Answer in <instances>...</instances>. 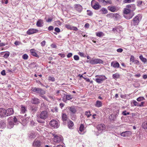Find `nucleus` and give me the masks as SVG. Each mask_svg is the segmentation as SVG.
<instances>
[{
    "instance_id": "47",
    "label": "nucleus",
    "mask_w": 147,
    "mask_h": 147,
    "mask_svg": "<svg viewBox=\"0 0 147 147\" xmlns=\"http://www.w3.org/2000/svg\"><path fill=\"white\" fill-rule=\"evenodd\" d=\"M74 58L75 60H79V57L78 55H75L74 56Z\"/></svg>"
},
{
    "instance_id": "23",
    "label": "nucleus",
    "mask_w": 147,
    "mask_h": 147,
    "mask_svg": "<svg viewBox=\"0 0 147 147\" xmlns=\"http://www.w3.org/2000/svg\"><path fill=\"white\" fill-rule=\"evenodd\" d=\"M111 65L114 68H118L119 66V63L117 62L113 61L111 64Z\"/></svg>"
},
{
    "instance_id": "3",
    "label": "nucleus",
    "mask_w": 147,
    "mask_h": 147,
    "mask_svg": "<svg viewBox=\"0 0 147 147\" xmlns=\"http://www.w3.org/2000/svg\"><path fill=\"white\" fill-rule=\"evenodd\" d=\"M95 77L97 78H96L95 81L98 84L102 83L104 81L106 80L107 78L105 76H98L96 75Z\"/></svg>"
},
{
    "instance_id": "29",
    "label": "nucleus",
    "mask_w": 147,
    "mask_h": 147,
    "mask_svg": "<svg viewBox=\"0 0 147 147\" xmlns=\"http://www.w3.org/2000/svg\"><path fill=\"white\" fill-rule=\"evenodd\" d=\"M100 11L101 12L102 14H105L107 13V10L105 8H102Z\"/></svg>"
},
{
    "instance_id": "44",
    "label": "nucleus",
    "mask_w": 147,
    "mask_h": 147,
    "mask_svg": "<svg viewBox=\"0 0 147 147\" xmlns=\"http://www.w3.org/2000/svg\"><path fill=\"white\" fill-rule=\"evenodd\" d=\"M112 3V2L111 0L106 1L105 5H107V4L111 5Z\"/></svg>"
},
{
    "instance_id": "18",
    "label": "nucleus",
    "mask_w": 147,
    "mask_h": 147,
    "mask_svg": "<svg viewBox=\"0 0 147 147\" xmlns=\"http://www.w3.org/2000/svg\"><path fill=\"white\" fill-rule=\"evenodd\" d=\"M31 102L33 104H38L40 103V100L38 98L34 97L32 98Z\"/></svg>"
},
{
    "instance_id": "7",
    "label": "nucleus",
    "mask_w": 147,
    "mask_h": 147,
    "mask_svg": "<svg viewBox=\"0 0 147 147\" xmlns=\"http://www.w3.org/2000/svg\"><path fill=\"white\" fill-rule=\"evenodd\" d=\"M52 134L54 136L53 139L54 142L56 143H59L62 141L63 137L62 136L55 135L53 134Z\"/></svg>"
},
{
    "instance_id": "61",
    "label": "nucleus",
    "mask_w": 147,
    "mask_h": 147,
    "mask_svg": "<svg viewBox=\"0 0 147 147\" xmlns=\"http://www.w3.org/2000/svg\"><path fill=\"white\" fill-rule=\"evenodd\" d=\"M58 55L60 56L61 57L63 58L65 57V55L64 54L59 53Z\"/></svg>"
},
{
    "instance_id": "22",
    "label": "nucleus",
    "mask_w": 147,
    "mask_h": 147,
    "mask_svg": "<svg viewBox=\"0 0 147 147\" xmlns=\"http://www.w3.org/2000/svg\"><path fill=\"white\" fill-rule=\"evenodd\" d=\"M61 118L63 122L66 121L68 119V117L65 113H62Z\"/></svg>"
},
{
    "instance_id": "58",
    "label": "nucleus",
    "mask_w": 147,
    "mask_h": 147,
    "mask_svg": "<svg viewBox=\"0 0 147 147\" xmlns=\"http://www.w3.org/2000/svg\"><path fill=\"white\" fill-rule=\"evenodd\" d=\"M144 103H145L144 102H142L140 105H139V106L140 107H142L144 106Z\"/></svg>"
},
{
    "instance_id": "16",
    "label": "nucleus",
    "mask_w": 147,
    "mask_h": 147,
    "mask_svg": "<svg viewBox=\"0 0 147 147\" xmlns=\"http://www.w3.org/2000/svg\"><path fill=\"white\" fill-rule=\"evenodd\" d=\"M68 109L71 113L73 114L76 113L77 111V108L76 107L73 106L69 107Z\"/></svg>"
},
{
    "instance_id": "56",
    "label": "nucleus",
    "mask_w": 147,
    "mask_h": 147,
    "mask_svg": "<svg viewBox=\"0 0 147 147\" xmlns=\"http://www.w3.org/2000/svg\"><path fill=\"white\" fill-rule=\"evenodd\" d=\"M51 47L52 48H56L57 47L56 45L55 44H52L51 45Z\"/></svg>"
},
{
    "instance_id": "49",
    "label": "nucleus",
    "mask_w": 147,
    "mask_h": 147,
    "mask_svg": "<svg viewBox=\"0 0 147 147\" xmlns=\"http://www.w3.org/2000/svg\"><path fill=\"white\" fill-rule=\"evenodd\" d=\"M87 14L88 15L91 16L92 15L93 13L91 11L89 10H87Z\"/></svg>"
},
{
    "instance_id": "14",
    "label": "nucleus",
    "mask_w": 147,
    "mask_h": 147,
    "mask_svg": "<svg viewBox=\"0 0 147 147\" xmlns=\"http://www.w3.org/2000/svg\"><path fill=\"white\" fill-rule=\"evenodd\" d=\"M6 117L12 115L14 113V111L13 109L11 108H8L7 110H6Z\"/></svg>"
},
{
    "instance_id": "15",
    "label": "nucleus",
    "mask_w": 147,
    "mask_h": 147,
    "mask_svg": "<svg viewBox=\"0 0 147 147\" xmlns=\"http://www.w3.org/2000/svg\"><path fill=\"white\" fill-rule=\"evenodd\" d=\"M102 61L100 59H94L91 60L90 63L92 64L100 63L102 62Z\"/></svg>"
},
{
    "instance_id": "43",
    "label": "nucleus",
    "mask_w": 147,
    "mask_h": 147,
    "mask_svg": "<svg viewBox=\"0 0 147 147\" xmlns=\"http://www.w3.org/2000/svg\"><path fill=\"white\" fill-rule=\"evenodd\" d=\"M144 100V98L142 96H140L137 99V100L138 101H141Z\"/></svg>"
},
{
    "instance_id": "32",
    "label": "nucleus",
    "mask_w": 147,
    "mask_h": 147,
    "mask_svg": "<svg viewBox=\"0 0 147 147\" xmlns=\"http://www.w3.org/2000/svg\"><path fill=\"white\" fill-rule=\"evenodd\" d=\"M85 129V127L84 125L83 124H81L79 127V131L81 132H82Z\"/></svg>"
},
{
    "instance_id": "36",
    "label": "nucleus",
    "mask_w": 147,
    "mask_h": 147,
    "mask_svg": "<svg viewBox=\"0 0 147 147\" xmlns=\"http://www.w3.org/2000/svg\"><path fill=\"white\" fill-rule=\"evenodd\" d=\"M139 58L143 62L145 63L147 61V59L146 58L144 57L142 55H141L139 56Z\"/></svg>"
},
{
    "instance_id": "19",
    "label": "nucleus",
    "mask_w": 147,
    "mask_h": 147,
    "mask_svg": "<svg viewBox=\"0 0 147 147\" xmlns=\"http://www.w3.org/2000/svg\"><path fill=\"white\" fill-rule=\"evenodd\" d=\"M108 9L109 11L113 12H114L117 11V9L115 6H109L108 7Z\"/></svg>"
},
{
    "instance_id": "62",
    "label": "nucleus",
    "mask_w": 147,
    "mask_h": 147,
    "mask_svg": "<svg viewBox=\"0 0 147 147\" xmlns=\"http://www.w3.org/2000/svg\"><path fill=\"white\" fill-rule=\"evenodd\" d=\"M123 51V49L121 48H119L117 50V51L118 52L121 53Z\"/></svg>"
},
{
    "instance_id": "39",
    "label": "nucleus",
    "mask_w": 147,
    "mask_h": 147,
    "mask_svg": "<svg viewBox=\"0 0 147 147\" xmlns=\"http://www.w3.org/2000/svg\"><path fill=\"white\" fill-rule=\"evenodd\" d=\"M66 99L67 100H70L73 98L72 96L70 95L66 94L65 95Z\"/></svg>"
},
{
    "instance_id": "11",
    "label": "nucleus",
    "mask_w": 147,
    "mask_h": 147,
    "mask_svg": "<svg viewBox=\"0 0 147 147\" xmlns=\"http://www.w3.org/2000/svg\"><path fill=\"white\" fill-rule=\"evenodd\" d=\"M38 32V30L37 29L34 28H31L28 29L26 33L27 34L29 35L37 33Z\"/></svg>"
},
{
    "instance_id": "34",
    "label": "nucleus",
    "mask_w": 147,
    "mask_h": 147,
    "mask_svg": "<svg viewBox=\"0 0 147 147\" xmlns=\"http://www.w3.org/2000/svg\"><path fill=\"white\" fill-rule=\"evenodd\" d=\"M45 93V91L43 89L40 88L38 93L40 95H43Z\"/></svg>"
},
{
    "instance_id": "63",
    "label": "nucleus",
    "mask_w": 147,
    "mask_h": 147,
    "mask_svg": "<svg viewBox=\"0 0 147 147\" xmlns=\"http://www.w3.org/2000/svg\"><path fill=\"white\" fill-rule=\"evenodd\" d=\"M49 30L51 31L53 29V27L52 26H49L48 28Z\"/></svg>"
},
{
    "instance_id": "20",
    "label": "nucleus",
    "mask_w": 147,
    "mask_h": 147,
    "mask_svg": "<svg viewBox=\"0 0 147 147\" xmlns=\"http://www.w3.org/2000/svg\"><path fill=\"white\" fill-rule=\"evenodd\" d=\"M36 50L34 49H32L30 50V53L32 55L36 57H39V56L36 52Z\"/></svg>"
},
{
    "instance_id": "26",
    "label": "nucleus",
    "mask_w": 147,
    "mask_h": 147,
    "mask_svg": "<svg viewBox=\"0 0 147 147\" xmlns=\"http://www.w3.org/2000/svg\"><path fill=\"white\" fill-rule=\"evenodd\" d=\"M27 111L26 108L23 105H21V113H24Z\"/></svg>"
},
{
    "instance_id": "2",
    "label": "nucleus",
    "mask_w": 147,
    "mask_h": 147,
    "mask_svg": "<svg viewBox=\"0 0 147 147\" xmlns=\"http://www.w3.org/2000/svg\"><path fill=\"white\" fill-rule=\"evenodd\" d=\"M142 18L141 15L138 14L135 16L131 21V24L134 26H136L138 24Z\"/></svg>"
},
{
    "instance_id": "35",
    "label": "nucleus",
    "mask_w": 147,
    "mask_h": 147,
    "mask_svg": "<svg viewBox=\"0 0 147 147\" xmlns=\"http://www.w3.org/2000/svg\"><path fill=\"white\" fill-rule=\"evenodd\" d=\"M142 126L143 128L146 129H147V121H145L143 122L142 125Z\"/></svg>"
},
{
    "instance_id": "21",
    "label": "nucleus",
    "mask_w": 147,
    "mask_h": 147,
    "mask_svg": "<svg viewBox=\"0 0 147 147\" xmlns=\"http://www.w3.org/2000/svg\"><path fill=\"white\" fill-rule=\"evenodd\" d=\"M43 20L41 19H39L36 22V25L38 27H42L43 25Z\"/></svg>"
},
{
    "instance_id": "24",
    "label": "nucleus",
    "mask_w": 147,
    "mask_h": 147,
    "mask_svg": "<svg viewBox=\"0 0 147 147\" xmlns=\"http://www.w3.org/2000/svg\"><path fill=\"white\" fill-rule=\"evenodd\" d=\"M131 134V132L130 131H126L122 133L121 135L123 137H127Z\"/></svg>"
},
{
    "instance_id": "57",
    "label": "nucleus",
    "mask_w": 147,
    "mask_h": 147,
    "mask_svg": "<svg viewBox=\"0 0 147 147\" xmlns=\"http://www.w3.org/2000/svg\"><path fill=\"white\" fill-rule=\"evenodd\" d=\"M72 53H69L67 55V58H70L72 56Z\"/></svg>"
},
{
    "instance_id": "45",
    "label": "nucleus",
    "mask_w": 147,
    "mask_h": 147,
    "mask_svg": "<svg viewBox=\"0 0 147 147\" xmlns=\"http://www.w3.org/2000/svg\"><path fill=\"white\" fill-rule=\"evenodd\" d=\"M135 59L134 56L133 55H131L130 58V61L132 63L134 62L135 61Z\"/></svg>"
},
{
    "instance_id": "4",
    "label": "nucleus",
    "mask_w": 147,
    "mask_h": 147,
    "mask_svg": "<svg viewBox=\"0 0 147 147\" xmlns=\"http://www.w3.org/2000/svg\"><path fill=\"white\" fill-rule=\"evenodd\" d=\"M91 6L95 10H98L101 7L99 3L95 0H92L91 2Z\"/></svg>"
},
{
    "instance_id": "31",
    "label": "nucleus",
    "mask_w": 147,
    "mask_h": 147,
    "mask_svg": "<svg viewBox=\"0 0 147 147\" xmlns=\"http://www.w3.org/2000/svg\"><path fill=\"white\" fill-rule=\"evenodd\" d=\"M40 88H32L31 89L32 91L34 92L38 93Z\"/></svg>"
},
{
    "instance_id": "27",
    "label": "nucleus",
    "mask_w": 147,
    "mask_h": 147,
    "mask_svg": "<svg viewBox=\"0 0 147 147\" xmlns=\"http://www.w3.org/2000/svg\"><path fill=\"white\" fill-rule=\"evenodd\" d=\"M6 124L5 121H1L0 122V128H3L5 127Z\"/></svg>"
},
{
    "instance_id": "50",
    "label": "nucleus",
    "mask_w": 147,
    "mask_h": 147,
    "mask_svg": "<svg viewBox=\"0 0 147 147\" xmlns=\"http://www.w3.org/2000/svg\"><path fill=\"white\" fill-rule=\"evenodd\" d=\"M98 1L103 4L104 5H105L106 1L105 0H98Z\"/></svg>"
},
{
    "instance_id": "55",
    "label": "nucleus",
    "mask_w": 147,
    "mask_h": 147,
    "mask_svg": "<svg viewBox=\"0 0 147 147\" xmlns=\"http://www.w3.org/2000/svg\"><path fill=\"white\" fill-rule=\"evenodd\" d=\"M133 103L135 106H139V103L135 100L133 101Z\"/></svg>"
},
{
    "instance_id": "60",
    "label": "nucleus",
    "mask_w": 147,
    "mask_h": 147,
    "mask_svg": "<svg viewBox=\"0 0 147 147\" xmlns=\"http://www.w3.org/2000/svg\"><path fill=\"white\" fill-rule=\"evenodd\" d=\"M78 30V29L76 27L74 26H72V30L77 31Z\"/></svg>"
},
{
    "instance_id": "10",
    "label": "nucleus",
    "mask_w": 147,
    "mask_h": 147,
    "mask_svg": "<svg viewBox=\"0 0 147 147\" xmlns=\"http://www.w3.org/2000/svg\"><path fill=\"white\" fill-rule=\"evenodd\" d=\"M42 143L39 140L35 139L33 142V146L35 147H39L41 146Z\"/></svg>"
},
{
    "instance_id": "51",
    "label": "nucleus",
    "mask_w": 147,
    "mask_h": 147,
    "mask_svg": "<svg viewBox=\"0 0 147 147\" xmlns=\"http://www.w3.org/2000/svg\"><path fill=\"white\" fill-rule=\"evenodd\" d=\"M133 1L132 0H124L123 1V3H129Z\"/></svg>"
},
{
    "instance_id": "59",
    "label": "nucleus",
    "mask_w": 147,
    "mask_h": 147,
    "mask_svg": "<svg viewBox=\"0 0 147 147\" xmlns=\"http://www.w3.org/2000/svg\"><path fill=\"white\" fill-rule=\"evenodd\" d=\"M78 54L82 57H84V53L82 52H79L78 53Z\"/></svg>"
},
{
    "instance_id": "48",
    "label": "nucleus",
    "mask_w": 147,
    "mask_h": 147,
    "mask_svg": "<svg viewBox=\"0 0 147 147\" xmlns=\"http://www.w3.org/2000/svg\"><path fill=\"white\" fill-rule=\"evenodd\" d=\"M122 114L123 115H126L129 114V112H126V111H125L123 112Z\"/></svg>"
},
{
    "instance_id": "42",
    "label": "nucleus",
    "mask_w": 147,
    "mask_h": 147,
    "mask_svg": "<svg viewBox=\"0 0 147 147\" xmlns=\"http://www.w3.org/2000/svg\"><path fill=\"white\" fill-rule=\"evenodd\" d=\"M48 80L53 82L55 81V79L54 77L50 76L48 77Z\"/></svg>"
},
{
    "instance_id": "12",
    "label": "nucleus",
    "mask_w": 147,
    "mask_h": 147,
    "mask_svg": "<svg viewBox=\"0 0 147 147\" xmlns=\"http://www.w3.org/2000/svg\"><path fill=\"white\" fill-rule=\"evenodd\" d=\"M107 16V17L114 18L116 20L119 18L120 17V16L117 13H110L108 14Z\"/></svg>"
},
{
    "instance_id": "38",
    "label": "nucleus",
    "mask_w": 147,
    "mask_h": 147,
    "mask_svg": "<svg viewBox=\"0 0 147 147\" xmlns=\"http://www.w3.org/2000/svg\"><path fill=\"white\" fill-rule=\"evenodd\" d=\"M72 26L71 25L66 24L65 25V27L68 30H72Z\"/></svg>"
},
{
    "instance_id": "8",
    "label": "nucleus",
    "mask_w": 147,
    "mask_h": 147,
    "mask_svg": "<svg viewBox=\"0 0 147 147\" xmlns=\"http://www.w3.org/2000/svg\"><path fill=\"white\" fill-rule=\"evenodd\" d=\"M96 128L98 131L102 132L103 130H105L106 126L105 125L102 123L98 124L96 126Z\"/></svg>"
},
{
    "instance_id": "33",
    "label": "nucleus",
    "mask_w": 147,
    "mask_h": 147,
    "mask_svg": "<svg viewBox=\"0 0 147 147\" xmlns=\"http://www.w3.org/2000/svg\"><path fill=\"white\" fill-rule=\"evenodd\" d=\"M96 35L97 36L99 37L103 36H104V34L102 32H100L96 33Z\"/></svg>"
},
{
    "instance_id": "9",
    "label": "nucleus",
    "mask_w": 147,
    "mask_h": 147,
    "mask_svg": "<svg viewBox=\"0 0 147 147\" xmlns=\"http://www.w3.org/2000/svg\"><path fill=\"white\" fill-rule=\"evenodd\" d=\"M74 9L78 13H80L82 11L83 7L81 5L77 4L74 5Z\"/></svg>"
},
{
    "instance_id": "17",
    "label": "nucleus",
    "mask_w": 147,
    "mask_h": 147,
    "mask_svg": "<svg viewBox=\"0 0 147 147\" xmlns=\"http://www.w3.org/2000/svg\"><path fill=\"white\" fill-rule=\"evenodd\" d=\"M126 7L130 10V11H134L136 9L135 5L134 4H129L126 6Z\"/></svg>"
},
{
    "instance_id": "54",
    "label": "nucleus",
    "mask_w": 147,
    "mask_h": 147,
    "mask_svg": "<svg viewBox=\"0 0 147 147\" xmlns=\"http://www.w3.org/2000/svg\"><path fill=\"white\" fill-rule=\"evenodd\" d=\"M55 31L58 33L60 31V29L58 27L55 28Z\"/></svg>"
},
{
    "instance_id": "6",
    "label": "nucleus",
    "mask_w": 147,
    "mask_h": 147,
    "mask_svg": "<svg viewBox=\"0 0 147 147\" xmlns=\"http://www.w3.org/2000/svg\"><path fill=\"white\" fill-rule=\"evenodd\" d=\"M49 124L51 127L54 128H57L59 126L58 122L55 119L51 120Z\"/></svg>"
},
{
    "instance_id": "53",
    "label": "nucleus",
    "mask_w": 147,
    "mask_h": 147,
    "mask_svg": "<svg viewBox=\"0 0 147 147\" xmlns=\"http://www.w3.org/2000/svg\"><path fill=\"white\" fill-rule=\"evenodd\" d=\"M46 43V41L45 40H43L41 42L40 44L42 46L44 47L45 46Z\"/></svg>"
},
{
    "instance_id": "46",
    "label": "nucleus",
    "mask_w": 147,
    "mask_h": 147,
    "mask_svg": "<svg viewBox=\"0 0 147 147\" xmlns=\"http://www.w3.org/2000/svg\"><path fill=\"white\" fill-rule=\"evenodd\" d=\"M28 56L26 54H25L22 56V58L25 60L28 59Z\"/></svg>"
},
{
    "instance_id": "28",
    "label": "nucleus",
    "mask_w": 147,
    "mask_h": 147,
    "mask_svg": "<svg viewBox=\"0 0 147 147\" xmlns=\"http://www.w3.org/2000/svg\"><path fill=\"white\" fill-rule=\"evenodd\" d=\"M74 125L73 122L69 120L67 122V126L69 128H72Z\"/></svg>"
},
{
    "instance_id": "1",
    "label": "nucleus",
    "mask_w": 147,
    "mask_h": 147,
    "mask_svg": "<svg viewBox=\"0 0 147 147\" xmlns=\"http://www.w3.org/2000/svg\"><path fill=\"white\" fill-rule=\"evenodd\" d=\"M131 12L130 10L127 7L124 8L123 11L124 14L123 16L126 19L129 20L131 19L134 15V13H131Z\"/></svg>"
},
{
    "instance_id": "5",
    "label": "nucleus",
    "mask_w": 147,
    "mask_h": 147,
    "mask_svg": "<svg viewBox=\"0 0 147 147\" xmlns=\"http://www.w3.org/2000/svg\"><path fill=\"white\" fill-rule=\"evenodd\" d=\"M40 118L45 120L48 117V112L47 111L44 110L42 111L39 116Z\"/></svg>"
},
{
    "instance_id": "30",
    "label": "nucleus",
    "mask_w": 147,
    "mask_h": 147,
    "mask_svg": "<svg viewBox=\"0 0 147 147\" xmlns=\"http://www.w3.org/2000/svg\"><path fill=\"white\" fill-rule=\"evenodd\" d=\"M113 78L114 79H117L119 78L120 75L118 73H115L112 75Z\"/></svg>"
},
{
    "instance_id": "41",
    "label": "nucleus",
    "mask_w": 147,
    "mask_h": 147,
    "mask_svg": "<svg viewBox=\"0 0 147 147\" xmlns=\"http://www.w3.org/2000/svg\"><path fill=\"white\" fill-rule=\"evenodd\" d=\"M85 115L87 116L88 117H90L91 115V114H90V111H89L88 112H85Z\"/></svg>"
},
{
    "instance_id": "52",
    "label": "nucleus",
    "mask_w": 147,
    "mask_h": 147,
    "mask_svg": "<svg viewBox=\"0 0 147 147\" xmlns=\"http://www.w3.org/2000/svg\"><path fill=\"white\" fill-rule=\"evenodd\" d=\"M9 53L8 52V53H5L3 56V57L5 58H7L9 56Z\"/></svg>"
},
{
    "instance_id": "25",
    "label": "nucleus",
    "mask_w": 147,
    "mask_h": 147,
    "mask_svg": "<svg viewBox=\"0 0 147 147\" xmlns=\"http://www.w3.org/2000/svg\"><path fill=\"white\" fill-rule=\"evenodd\" d=\"M102 103L101 101L97 100L95 105V106L97 107H100L102 106Z\"/></svg>"
},
{
    "instance_id": "37",
    "label": "nucleus",
    "mask_w": 147,
    "mask_h": 147,
    "mask_svg": "<svg viewBox=\"0 0 147 147\" xmlns=\"http://www.w3.org/2000/svg\"><path fill=\"white\" fill-rule=\"evenodd\" d=\"M13 125L14 123L13 122L10 121L9 122L7 127L11 129L13 127Z\"/></svg>"
},
{
    "instance_id": "40",
    "label": "nucleus",
    "mask_w": 147,
    "mask_h": 147,
    "mask_svg": "<svg viewBox=\"0 0 147 147\" xmlns=\"http://www.w3.org/2000/svg\"><path fill=\"white\" fill-rule=\"evenodd\" d=\"M29 137L31 139H34L36 137V135L34 134L31 133L30 134Z\"/></svg>"
},
{
    "instance_id": "64",
    "label": "nucleus",
    "mask_w": 147,
    "mask_h": 147,
    "mask_svg": "<svg viewBox=\"0 0 147 147\" xmlns=\"http://www.w3.org/2000/svg\"><path fill=\"white\" fill-rule=\"evenodd\" d=\"M1 74L3 76L5 75L6 74H5V70H2L1 72Z\"/></svg>"
},
{
    "instance_id": "13",
    "label": "nucleus",
    "mask_w": 147,
    "mask_h": 147,
    "mask_svg": "<svg viewBox=\"0 0 147 147\" xmlns=\"http://www.w3.org/2000/svg\"><path fill=\"white\" fill-rule=\"evenodd\" d=\"M6 109L4 108H0V118L6 117Z\"/></svg>"
}]
</instances>
